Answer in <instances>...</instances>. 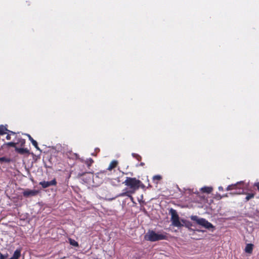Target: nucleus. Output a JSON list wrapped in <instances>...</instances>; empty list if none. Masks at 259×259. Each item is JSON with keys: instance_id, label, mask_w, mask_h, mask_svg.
<instances>
[{"instance_id": "f257e3e1", "label": "nucleus", "mask_w": 259, "mask_h": 259, "mask_svg": "<svg viewBox=\"0 0 259 259\" xmlns=\"http://www.w3.org/2000/svg\"><path fill=\"white\" fill-rule=\"evenodd\" d=\"M123 184L129 187L131 190L120 194L119 196H130L129 194H133L136 190L139 189L142 182L136 178L126 177Z\"/></svg>"}, {"instance_id": "f03ea898", "label": "nucleus", "mask_w": 259, "mask_h": 259, "mask_svg": "<svg viewBox=\"0 0 259 259\" xmlns=\"http://www.w3.org/2000/svg\"><path fill=\"white\" fill-rule=\"evenodd\" d=\"M144 239L147 241L155 242L161 240H167V236L166 233H156L153 230H149L145 235Z\"/></svg>"}, {"instance_id": "7ed1b4c3", "label": "nucleus", "mask_w": 259, "mask_h": 259, "mask_svg": "<svg viewBox=\"0 0 259 259\" xmlns=\"http://www.w3.org/2000/svg\"><path fill=\"white\" fill-rule=\"evenodd\" d=\"M190 219L191 220L195 221L198 225L205 229L211 231H213L214 229V226L204 218H199L197 215H191Z\"/></svg>"}, {"instance_id": "20e7f679", "label": "nucleus", "mask_w": 259, "mask_h": 259, "mask_svg": "<svg viewBox=\"0 0 259 259\" xmlns=\"http://www.w3.org/2000/svg\"><path fill=\"white\" fill-rule=\"evenodd\" d=\"M243 187V182H238L235 184L229 185L226 190L227 191L235 190V191L231 193L232 194H240L243 193L244 190L242 188Z\"/></svg>"}, {"instance_id": "39448f33", "label": "nucleus", "mask_w": 259, "mask_h": 259, "mask_svg": "<svg viewBox=\"0 0 259 259\" xmlns=\"http://www.w3.org/2000/svg\"><path fill=\"white\" fill-rule=\"evenodd\" d=\"M169 213L171 215V221L172 222V224L174 226L177 227H181L183 226L179 220V216L175 209L171 208L169 210Z\"/></svg>"}, {"instance_id": "423d86ee", "label": "nucleus", "mask_w": 259, "mask_h": 259, "mask_svg": "<svg viewBox=\"0 0 259 259\" xmlns=\"http://www.w3.org/2000/svg\"><path fill=\"white\" fill-rule=\"evenodd\" d=\"M57 181L56 179H54L51 181H42L39 182V185H40L43 188H47L51 186H56L57 185Z\"/></svg>"}, {"instance_id": "0eeeda50", "label": "nucleus", "mask_w": 259, "mask_h": 259, "mask_svg": "<svg viewBox=\"0 0 259 259\" xmlns=\"http://www.w3.org/2000/svg\"><path fill=\"white\" fill-rule=\"evenodd\" d=\"M38 193V191L36 190L26 189L23 192V195L25 197L29 196H34Z\"/></svg>"}, {"instance_id": "6e6552de", "label": "nucleus", "mask_w": 259, "mask_h": 259, "mask_svg": "<svg viewBox=\"0 0 259 259\" xmlns=\"http://www.w3.org/2000/svg\"><path fill=\"white\" fill-rule=\"evenodd\" d=\"M14 140L15 142L16 145H18L21 147L24 146L25 144V140L22 139L20 136H18L17 135V133H16V136H15V139H14Z\"/></svg>"}, {"instance_id": "1a4fd4ad", "label": "nucleus", "mask_w": 259, "mask_h": 259, "mask_svg": "<svg viewBox=\"0 0 259 259\" xmlns=\"http://www.w3.org/2000/svg\"><path fill=\"white\" fill-rule=\"evenodd\" d=\"M118 164V162L116 160H112L109 164L107 170H111L114 168L116 167Z\"/></svg>"}, {"instance_id": "9d476101", "label": "nucleus", "mask_w": 259, "mask_h": 259, "mask_svg": "<svg viewBox=\"0 0 259 259\" xmlns=\"http://www.w3.org/2000/svg\"><path fill=\"white\" fill-rule=\"evenodd\" d=\"M15 151L20 154H25L29 153L27 148L16 147Z\"/></svg>"}, {"instance_id": "9b49d317", "label": "nucleus", "mask_w": 259, "mask_h": 259, "mask_svg": "<svg viewBox=\"0 0 259 259\" xmlns=\"http://www.w3.org/2000/svg\"><path fill=\"white\" fill-rule=\"evenodd\" d=\"M253 248V244L251 243L247 244L245 248V251L248 253H251Z\"/></svg>"}, {"instance_id": "f8f14e48", "label": "nucleus", "mask_w": 259, "mask_h": 259, "mask_svg": "<svg viewBox=\"0 0 259 259\" xmlns=\"http://www.w3.org/2000/svg\"><path fill=\"white\" fill-rule=\"evenodd\" d=\"M6 126L7 125H0V135H4L10 131L8 130Z\"/></svg>"}, {"instance_id": "ddd939ff", "label": "nucleus", "mask_w": 259, "mask_h": 259, "mask_svg": "<svg viewBox=\"0 0 259 259\" xmlns=\"http://www.w3.org/2000/svg\"><path fill=\"white\" fill-rule=\"evenodd\" d=\"M201 191L203 193H207V194H209V193H210L212 192V188L211 187H206V186H205V187H202L201 189Z\"/></svg>"}, {"instance_id": "4468645a", "label": "nucleus", "mask_w": 259, "mask_h": 259, "mask_svg": "<svg viewBox=\"0 0 259 259\" xmlns=\"http://www.w3.org/2000/svg\"><path fill=\"white\" fill-rule=\"evenodd\" d=\"M82 162H84V163L87 165L88 167L89 168L90 167V166L92 165V164L94 163V160L92 158H90L89 159H87L86 160L83 161V160H81Z\"/></svg>"}, {"instance_id": "2eb2a0df", "label": "nucleus", "mask_w": 259, "mask_h": 259, "mask_svg": "<svg viewBox=\"0 0 259 259\" xmlns=\"http://www.w3.org/2000/svg\"><path fill=\"white\" fill-rule=\"evenodd\" d=\"M7 136H6V139L7 140H10L11 139V136H16V133L14 132L11 131H9L7 133Z\"/></svg>"}, {"instance_id": "dca6fc26", "label": "nucleus", "mask_w": 259, "mask_h": 259, "mask_svg": "<svg viewBox=\"0 0 259 259\" xmlns=\"http://www.w3.org/2000/svg\"><path fill=\"white\" fill-rule=\"evenodd\" d=\"M69 241V243L74 247H78L79 246L78 242L74 239L70 238Z\"/></svg>"}, {"instance_id": "f3484780", "label": "nucleus", "mask_w": 259, "mask_h": 259, "mask_svg": "<svg viewBox=\"0 0 259 259\" xmlns=\"http://www.w3.org/2000/svg\"><path fill=\"white\" fill-rule=\"evenodd\" d=\"M11 160L10 158L6 157H0V162H6L8 163L10 162Z\"/></svg>"}, {"instance_id": "a211bd4d", "label": "nucleus", "mask_w": 259, "mask_h": 259, "mask_svg": "<svg viewBox=\"0 0 259 259\" xmlns=\"http://www.w3.org/2000/svg\"><path fill=\"white\" fill-rule=\"evenodd\" d=\"M254 197V194L253 193H248L245 197V201H247L251 198Z\"/></svg>"}, {"instance_id": "6ab92c4d", "label": "nucleus", "mask_w": 259, "mask_h": 259, "mask_svg": "<svg viewBox=\"0 0 259 259\" xmlns=\"http://www.w3.org/2000/svg\"><path fill=\"white\" fill-rule=\"evenodd\" d=\"M6 145L8 146V147H14L15 149H16V143L14 141V140H13V142H8V143H7L6 144Z\"/></svg>"}, {"instance_id": "aec40b11", "label": "nucleus", "mask_w": 259, "mask_h": 259, "mask_svg": "<svg viewBox=\"0 0 259 259\" xmlns=\"http://www.w3.org/2000/svg\"><path fill=\"white\" fill-rule=\"evenodd\" d=\"M107 171L106 170H103L97 173V177H103L104 176H105L106 175Z\"/></svg>"}, {"instance_id": "412c9836", "label": "nucleus", "mask_w": 259, "mask_h": 259, "mask_svg": "<svg viewBox=\"0 0 259 259\" xmlns=\"http://www.w3.org/2000/svg\"><path fill=\"white\" fill-rule=\"evenodd\" d=\"M161 179H162V177L160 175H155L153 177V180L154 181H155V180L160 181Z\"/></svg>"}, {"instance_id": "4be33fe9", "label": "nucleus", "mask_w": 259, "mask_h": 259, "mask_svg": "<svg viewBox=\"0 0 259 259\" xmlns=\"http://www.w3.org/2000/svg\"><path fill=\"white\" fill-rule=\"evenodd\" d=\"M8 253H6V254H3L0 252V259H6L8 257Z\"/></svg>"}, {"instance_id": "5701e85b", "label": "nucleus", "mask_w": 259, "mask_h": 259, "mask_svg": "<svg viewBox=\"0 0 259 259\" xmlns=\"http://www.w3.org/2000/svg\"><path fill=\"white\" fill-rule=\"evenodd\" d=\"M32 144L34 146V147L37 149H39L37 142L34 140L32 142H31Z\"/></svg>"}, {"instance_id": "b1692460", "label": "nucleus", "mask_w": 259, "mask_h": 259, "mask_svg": "<svg viewBox=\"0 0 259 259\" xmlns=\"http://www.w3.org/2000/svg\"><path fill=\"white\" fill-rule=\"evenodd\" d=\"M132 155L134 157H136L139 161L141 160V159H142V157L138 154H135V153H133L132 154Z\"/></svg>"}, {"instance_id": "393cba45", "label": "nucleus", "mask_w": 259, "mask_h": 259, "mask_svg": "<svg viewBox=\"0 0 259 259\" xmlns=\"http://www.w3.org/2000/svg\"><path fill=\"white\" fill-rule=\"evenodd\" d=\"M26 135L28 137V139L31 141V142H32L33 141H34V140L31 137V136L30 135L26 134Z\"/></svg>"}, {"instance_id": "a878e982", "label": "nucleus", "mask_w": 259, "mask_h": 259, "mask_svg": "<svg viewBox=\"0 0 259 259\" xmlns=\"http://www.w3.org/2000/svg\"><path fill=\"white\" fill-rule=\"evenodd\" d=\"M254 186L256 187L257 190L259 191V182L255 183Z\"/></svg>"}, {"instance_id": "bb28decb", "label": "nucleus", "mask_w": 259, "mask_h": 259, "mask_svg": "<svg viewBox=\"0 0 259 259\" xmlns=\"http://www.w3.org/2000/svg\"><path fill=\"white\" fill-rule=\"evenodd\" d=\"M85 173H86V172L79 173V174H78V176L79 177H81V176H83Z\"/></svg>"}, {"instance_id": "cd10ccee", "label": "nucleus", "mask_w": 259, "mask_h": 259, "mask_svg": "<svg viewBox=\"0 0 259 259\" xmlns=\"http://www.w3.org/2000/svg\"><path fill=\"white\" fill-rule=\"evenodd\" d=\"M140 165L141 166H144V165H145V163H144V162H141V163L140 164Z\"/></svg>"}, {"instance_id": "c85d7f7f", "label": "nucleus", "mask_w": 259, "mask_h": 259, "mask_svg": "<svg viewBox=\"0 0 259 259\" xmlns=\"http://www.w3.org/2000/svg\"><path fill=\"white\" fill-rule=\"evenodd\" d=\"M223 187H219V190H223Z\"/></svg>"}, {"instance_id": "c756f323", "label": "nucleus", "mask_w": 259, "mask_h": 259, "mask_svg": "<svg viewBox=\"0 0 259 259\" xmlns=\"http://www.w3.org/2000/svg\"><path fill=\"white\" fill-rule=\"evenodd\" d=\"M189 226H192V225L190 224V223H189L188 224L186 225V227H189Z\"/></svg>"}, {"instance_id": "7c9ffc66", "label": "nucleus", "mask_w": 259, "mask_h": 259, "mask_svg": "<svg viewBox=\"0 0 259 259\" xmlns=\"http://www.w3.org/2000/svg\"><path fill=\"white\" fill-rule=\"evenodd\" d=\"M198 232H200V231H201V232H204L203 231H200V230H198Z\"/></svg>"}]
</instances>
